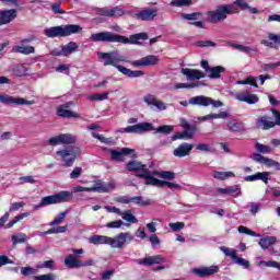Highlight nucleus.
Returning <instances> with one entry per match:
<instances>
[{"instance_id":"nucleus-8","label":"nucleus","mask_w":280,"mask_h":280,"mask_svg":"<svg viewBox=\"0 0 280 280\" xmlns=\"http://www.w3.org/2000/svg\"><path fill=\"white\" fill-rule=\"evenodd\" d=\"M57 156H60L63 161L66 167H72L75 163V159L80 156V148L78 147H68L60 151H57Z\"/></svg>"},{"instance_id":"nucleus-5","label":"nucleus","mask_w":280,"mask_h":280,"mask_svg":"<svg viewBox=\"0 0 280 280\" xmlns=\"http://www.w3.org/2000/svg\"><path fill=\"white\" fill-rule=\"evenodd\" d=\"M189 104L191 106H203V107L212 106V108H221V106H224V103H222V101H215L205 95L190 97L188 102L187 101L180 102L182 106H189Z\"/></svg>"},{"instance_id":"nucleus-47","label":"nucleus","mask_w":280,"mask_h":280,"mask_svg":"<svg viewBox=\"0 0 280 280\" xmlns=\"http://www.w3.org/2000/svg\"><path fill=\"white\" fill-rule=\"evenodd\" d=\"M220 250L224 254L225 257H231L232 261L237 256V252H235V249H231V248L225 247V246H221Z\"/></svg>"},{"instance_id":"nucleus-45","label":"nucleus","mask_w":280,"mask_h":280,"mask_svg":"<svg viewBox=\"0 0 280 280\" xmlns=\"http://www.w3.org/2000/svg\"><path fill=\"white\" fill-rule=\"evenodd\" d=\"M13 73L18 78H23V75H27V67L24 65H19L13 69Z\"/></svg>"},{"instance_id":"nucleus-51","label":"nucleus","mask_w":280,"mask_h":280,"mask_svg":"<svg viewBox=\"0 0 280 280\" xmlns=\"http://www.w3.org/2000/svg\"><path fill=\"white\" fill-rule=\"evenodd\" d=\"M258 266H264L265 268H277L278 270H280V264L275 260H262L258 264Z\"/></svg>"},{"instance_id":"nucleus-4","label":"nucleus","mask_w":280,"mask_h":280,"mask_svg":"<svg viewBox=\"0 0 280 280\" xmlns=\"http://www.w3.org/2000/svg\"><path fill=\"white\" fill-rule=\"evenodd\" d=\"M237 13V9L233 4H221L215 8V10L208 11V22L213 25H218V23H222V21H226V19L231 14Z\"/></svg>"},{"instance_id":"nucleus-35","label":"nucleus","mask_w":280,"mask_h":280,"mask_svg":"<svg viewBox=\"0 0 280 280\" xmlns=\"http://www.w3.org/2000/svg\"><path fill=\"white\" fill-rule=\"evenodd\" d=\"M228 130H230V132H244L246 127H244V122L233 119L228 122Z\"/></svg>"},{"instance_id":"nucleus-7","label":"nucleus","mask_w":280,"mask_h":280,"mask_svg":"<svg viewBox=\"0 0 280 280\" xmlns=\"http://www.w3.org/2000/svg\"><path fill=\"white\" fill-rule=\"evenodd\" d=\"M73 199V192L62 190L58 194L46 196L42 198V205L45 207H49V205H60L62 202H69V200Z\"/></svg>"},{"instance_id":"nucleus-12","label":"nucleus","mask_w":280,"mask_h":280,"mask_svg":"<svg viewBox=\"0 0 280 280\" xmlns=\"http://www.w3.org/2000/svg\"><path fill=\"white\" fill-rule=\"evenodd\" d=\"M159 16V9L156 8H144L138 13L133 15V19H137V21H154Z\"/></svg>"},{"instance_id":"nucleus-36","label":"nucleus","mask_w":280,"mask_h":280,"mask_svg":"<svg viewBox=\"0 0 280 280\" xmlns=\"http://www.w3.org/2000/svg\"><path fill=\"white\" fill-rule=\"evenodd\" d=\"M110 236L104 235H93L90 237V244H94L95 246H100L102 244H107L109 246Z\"/></svg>"},{"instance_id":"nucleus-54","label":"nucleus","mask_w":280,"mask_h":280,"mask_svg":"<svg viewBox=\"0 0 280 280\" xmlns=\"http://www.w3.org/2000/svg\"><path fill=\"white\" fill-rule=\"evenodd\" d=\"M12 243H13V246H16V244H25V234L20 233L18 235H13Z\"/></svg>"},{"instance_id":"nucleus-37","label":"nucleus","mask_w":280,"mask_h":280,"mask_svg":"<svg viewBox=\"0 0 280 280\" xmlns=\"http://www.w3.org/2000/svg\"><path fill=\"white\" fill-rule=\"evenodd\" d=\"M273 244H277V237L275 236H266L259 241V246L262 250H268V247L273 246Z\"/></svg>"},{"instance_id":"nucleus-59","label":"nucleus","mask_w":280,"mask_h":280,"mask_svg":"<svg viewBox=\"0 0 280 280\" xmlns=\"http://www.w3.org/2000/svg\"><path fill=\"white\" fill-rule=\"evenodd\" d=\"M34 280H56V275L54 273H46L42 276H35Z\"/></svg>"},{"instance_id":"nucleus-48","label":"nucleus","mask_w":280,"mask_h":280,"mask_svg":"<svg viewBox=\"0 0 280 280\" xmlns=\"http://www.w3.org/2000/svg\"><path fill=\"white\" fill-rule=\"evenodd\" d=\"M155 132H159L160 135H170L171 132H174V126L172 125H164L160 126L155 129Z\"/></svg>"},{"instance_id":"nucleus-11","label":"nucleus","mask_w":280,"mask_h":280,"mask_svg":"<svg viewBox=\"0 0 280 280\" xmlns=\"http://www.w3.org/2000/svg\"><path fill=\"white\" fill-rule=\"evenodd\" d=\"M152 130H154L152 122H139L137 125L128 126L125 128L127 133L133 135H143L145 132H152Z\"/></svg>"},{"instance_id":"nucleus-30","label":"nucleus","mask_w":280,"mask_h":280,"mask_svg":"<svg viewBox=\"0 0 280 280\" xmlns=\"http://www.w3.org/2000/svg\"><path fill=\"white\" fill-rule=\"evenodd\" d=\"M226 47H233V49H237V51H243V54H250V51H254V54H257L259 50L257 48H250L248 46L235 44L233 42H225Z\"/></svg>"},{"instance_id":"nucleus-31","label":"nucleus","mask_w":280,"mask_h":280,"mask_svg":"<svg viewBox=\"0 0 280 280\" xmlns=\"http://www.w3.org/2000/svg\"><path fill=\"white\" fill-rule=\"evenodd\" d=\"M135 150L129 148H122L120 151L110 150L112 161H121V156H128V154H132Z\"/></svg>"},{"instance_id":"nucleus-53","label":"nucleus","mask_w":280,"mask_h":280,"mask_svg":"<svg viewBox=\"0 0 280 280\" xmlns=\"http://www.w3.org/2000/svg\"><path fill=\"white\" fill-rule=\"evenodd\" d=\"M160 178H165L166 180H174L176 178V173L172 171H162L160 173Z\"/></svg>"},{"instance_id":"nucleus-56","label":"nucleus","mask_w":280,"mask_h":280,"mask_svg":"<svg viewBox=\"0 0 280 280\" xmlns=\"http://www.w3.org/2000/svg\"><path fill=\"white\" fill-rule=\"evenodd\" d=\"M196 86H200V83H176L175 89H196Z\"/></svg>"},{"instance_id":"nucleus-29","label":"nucleus","mask_w":280,"mask_h":280,"mask_svg":"<svg viewBox=\"0 0 280 280\" xmlns=\"http://www.w3.org/2000/svg\"><path fill=\"white\" fill-rule=\"evenodd\" d=\"M65 266L67 268L73 269V268H82V260L78 259V256L70 254L65 258Z\"/></svg>"},{"instance_id":"nucleus-43","label":"nucleus","mask_w":280,"mask_h":280,"mask_svg":"<svg viewBox=\"0 0 280 280\" xmlns=\"http://www.w3.org/2000/svg\"><path fill=\"white\" fill-rule=\"evenodd\" d=\"M67 215H69V210H66L63 212H60L58 217H56L54 219V221H51L49 223L50 226H56L58 224H62V221L67 218Z\"/></svg>"},{"instance_id":"nucleus-26","label":"nucleus","mask_w":280,"mask_h":280,"mask_svg":"<svg viewBox=\"0 0 280 280\" xmlns=\"http://www.w3.org/2000/svg\"><path fill=\"white\" fill-rule=\"evenodd\" d=\"M16 19V9L0 11V25H8Z\"/></svg>"},{"instance_id":"nucleus-15","label":"nucleus","mask_w":280,"mask_h":280,"mask_svg":"<svg viewBox=\"0 0 280 280\" xmlns=\"http://www.w3.org/2000/svg\"><path fill=\"white\" fill-rule=\"evenodd\" d=\"M0 102L2 104H16L18 106H32L35 104L34 101H27L23 97H14L10 95L0 94Z\"/></svg>"},{"instance_id":"nucleus-64","label":"nucleus","mask_w":280,"mask_h":280,"mask_svg":"<svg viewBox=\"0 0 280 280\" xmlns=\"http://www.w3.org/2000/svg\"><path fill=\"white\" fill-rule=\"evenodd\" d=\"M196 150L199 152H211V147L207 143H198Z\"/></svg>"},{"instance_id":"nucleus-20","label":"nucleus","mask_w":280,"mask_h":280,"mask_svg":"<svg viewBox=\"0 0 280 280\" xmlns=\"http://www.w3.org/2000/svg\"><path fill=\"white\" fill-rule=\"evenodd\" d=\"M91 191H96L97 194H108V191H113L115 189L114 183H104L102 180L95 182L93 187H90Z\"/></svg>"},{"instance_id":"nucleus-23","label":"nucleus","mask_w":280,"mask_h":280,"mask_svg":"<svg viewBox=\"0 0 280 280\" xmlns=\"http://www.w3.org/2000/svg\"><path fill=\"white\" fill-rule=\"evenodd\" d=\"M137 264L140 266H154L156 264H165V257L161 255L148 256L145 258L138 259Z\"/></svg>"},{"instance_id":"nucleus-62","label":"nucleus","mask_w":280,"mask_h":280,"mask_svg":"<svg viewBox=\"0 0 280 280\" xmlns=\"http://www.w3.org/2000/svg\"><path fill=\"white\" fill-rule=\"evenodd\" d=\"M234 5L240 8L241 10H248L249 4L246 2V0H235Z\"/></svg>"},{"instance_id":"nucleus-61","label":"nucleus","mask_w":280,"mask_h":280,"mask_svg":"<svg viewBox=\"0 0 280 280\" xmlns=\"http://www.w3.org/2000/svg\"><path fill=\"white\" fill-rule=\"evenodd\" d=\"M277 67H280V61L276 62V63H265L261 66V69L264 71H271L277 69Z\"/></svg>"},{"instance_id":"nucleus-63","label":"nucleus","mask_w":280,"mask_h":280,"mask_svg":"<svg viewBox=\"0 0 280 280\" xmlns=\"http://www.w3.org/2000/svg\"><path fill=\"white\" fill-rule=\"evenodd\" d=\"M194 135H196V127L190 130H184L183 136L185 140L194 139Z\"/></svg>"},{"instance_id":"nucleus-22","label":"nucleus","mask_w":280,"mask_h":280,"mask_svg":"<svg viewBox=\"0 0 280 280\" xmlns=\"http://www.w3.org/2000/svg\"><path fill=\"white\" fill-rule=\"evenodd\" d=\"M183 75H186L187 80L194 82V80H202V78H207V74L200 70L183 68Z\"/></svg>"},{"instance_id":"nucleus-49","label":"nucleus","mask_w":280,"mask_h":280,"mask_svg":"<svg viewBox=\"0 0 280 280\" xmlns=\"http://www.w3.org/2000/svg\"><path fill=\"white\" fill-rule=\"evenodd\" d=\"M233 264H236L237 266H242L245 269L250 268V262L240 256L236 255V257H234V260H232Z\"/></svg>"},{"instance_id":"nucleus-24","label":"nucleus","mask_w":280,"mask_h":280,"mask_svg":"<svg viewBox=\"0 0 280 280\" xmlns=\"http://www.w3.org/2000/svg\"><path fill=\"white\" fill-rule=\"evenodd\" d=\"M268 38L269 40L262 39L260 44L264 45L265 47H269L270 49H279L278 45H280V33L279 34L269 33Z\"/></svg>"},{"instance_id":"nucleus-18","label":"nucleus","mask_w":280,"mask_h":280,"mask_svg":"<svg viewBox=\"0 0 280 280\" xmlns=\"http://www.w3.org/2000/svg\"><path fill=\"white\" fill-rule=\"evenodd\" d=\"M194 275L197 277H212V275H218L220 272V267L218 266H210V267H200L192 270Z\"/></svg>"},{"instance_id":"nucleus-58","label":"nucleus","mask_w":280,"mask_h":280,"mask_svg":"<svg viewBox=\"0 0 280 280\" xmlns=\"http://www.w3.org/2000/svg\"><path fill=\"white\" fill-rule=\"evenodd\" d=\"M168 226H170V229H172V231H174V232H176V231H183V229H185V222L170 223Z\"/></svg>"},{"instance_id":"nucleus-9","label":"nucleus","mask_w":280,"mask_h":280,"mask_svg":"<svg viewBox=\"0 0 280 280\" xmlns=\"http://www.w3.org/2000/svg\"><path fill=\"white\" fill-rule=\"evenodd\" d=\"M135 237L129 232H121L115 237H109V246L112 248H125L128 242H133Z\"/></svg>"},{"instance_id":"nucleus-32","label":"nucleus","mask_w":280,"mask_h":280,"mask_svg":"<svg viewBox=\"0 0 280 280\" xmlns=\"http://www.w3.org/2000/svg\"><path fill=\"white\" fill-rule=\"evenodd\" d=\"M80 48V45L75 42H69L68 44L61 46L62 49V56H71V54H75L78 49Z\"/></svg>"},{"instance_id":"nucleus-34","label":"nucleus","mask_w":280,"mask_h":280,"mask_svg":"<svg viewBox=\"0 0 280 280\" xmlns=\"http://www.w3.org/2000/svg\"><path fill=\"white\" fill-rule=\"evenodd\" d=\"M15 54H23L24 56H30V54H35L36 48L34 46H27L25 44H20L13 47Z\"/></svg>"},{"instance_id":"nucleus-16","label":"nucleus","mask_w":280,"mask_h":280,"mask_svg":"<svg viewBox=\"0 0 280 280\" xmlns=\"http://www.w3.org/2000/svg\"><path fill=\"white\" fill-rule=\"evenodd\" d=\"M136 176H137V178H143L144 185H147L149 187H161L162 180L152 176L150 168L144 171V173H137Z\"/></svg>"},{"instance_id":"nucleus-17","label":"nucleus","mask_w":280,"mask_h":280,"mask_svg":"<svg viewBox=\"0 0 280 280\" xmlns=\"http://www.w3.org/2000/svg\"><path fill=\"white\" fill-rule=\"evenodd\" d=\"M143 102L148 106H155V108H158V110H167V105H165V103L163 101L158 100L156 95H154V94H147L143 97Z\"/></svg>"},{"instance_id":"nucleus-46","label":"nucleus","mask_w":280,"mask_h":280,"mask_svg":"<svg viewBox=\"0 0 280 280\" xmlns=\"http://www.w3.org/2000/svg\"><path fill=\"white\" fill-rule=\"evenodd\" d=\"M202 16V13L200 12H195V13H182V19L184 21H198Z\"/></svg>"},{"instance_id":"nucleus-10","label":"nucleus","mask_w":280,"mask_h":280,"mask_svg":"<svg viewBox=\"0 0 280 280\" xmlns=\"http://www.w3.org/2000/svg\"><path fill=\"white\" fill-rule=\"evenodd\" d=\"M94 12H96V14H98V16H108V18H114V19H117L119 16H124V14H126V11H124V9L120 8V7L95 8Z\"/></svg>"},{"instance_id":"nucleus-1","label":"nucleus","mask_w":280,"mask_h":280,"mask_svg":"<svg viewBox=\"0 0 280 280\" xmlns=\"http://www.w3.org/2000/svg\"><path fill=\"white\" fill-rule=\"evenodd\" d=\"M97 56L101 60H104L103 66L104 67H115L119 71V73H122V75H127V78H143L145 75V72L143 70H131L128 69L121 65H118L117 62H130L132 67H136L138 69L139 67H156L159 65L160 59L155 55H149L145 57H142L138 60H126L125 56H121L119 54V50H113L109 52H97Z\"/></svg>"},{"instance_id":"nucleus-57","label":"nucleus","mask_w":280,"mask_h":280,"mask_svg":"<svg viewBox=\"0 0 280 280\" xmlns=\"http://www.w3.org/2000/svg\"><path fill=\"white\" fill-rule=\"evenodd\" d=\"M25 207V202L20 201V202H13L11 203L9 211L12 213L14 211H19V209H23Z\"/></svg>"},{"instance_id":"nucleus-21","label":"nucleus","mask_w":280,"mask_h":280,"mask_svg":"<svg viewBox=\"0 0 280 280\" xmlns=\"http://www.w3.org/2000/svg\"><path fill=\"white\" fill-rule=\"evenodd\" d=\"M191 150H194V144L184 142L173 151V154L178 159H183L185 156H189V154H191Z\"/></svg>"},{"instance_id":"nucleus-25","label":"nucleus","mask_w":280,"mask_h":280,"mask_svg":"<svg viewBox=\"0 0 280 280\" xmlns=\"http://www.w3.org/2000/svg\"><path fill=\"white\" fill-rule=\"evenodd\" d=\"M126 170L128 172H138V174H144L145 171H148V165H145L137 160H132V161L127 162Z\"/></svg>"},{"instance_id":"nucleus-42","label":"nucleus","mask_w":280,"mask_h":280,"mask_svg":"<svg viewBox=\"0 0 280 280\" xmlns=\"http://www.w3.org/2000/svg\"><path fill=\"white\" fill-rule=\"evenodd\" d=\"M120 217L122 218V220H125L126 222H131V224H137V222H139V220L137 219V217H135V214H132V212L130 210H126L125 212H122L120 214Z\"/></svg>"},{"instance_id":"nucleus-52","label":"nucleus","mask_w":280,"mask_h":280,"mask_svg":"<svg viewBox=\"0 0 280 280\" xmlns=\"http://www.w3.org/2000/svg\"><path fill=\"white\" fill-rule=\"evenodd\" d=\"M171 5H174L176 8L189 7L191 5V0H174L171 1Z\"/></svg>"},{"instance_id":"nucleus-27","label":"nucleus","mask_w":280,"mask_h":280,"mask_svg":"<svg viewBox=\"0 0 280 280\" xmlns=\"http://www.w3.org/2000/svg\"><path fill=\"white\" fill-rule=\"evenodd\" d=\"M218 194H222L225 196H232L233 198H237L242 195V187L240 185L228 186L225 188H218Z\"/></svg>"},{"instance_id":"nucleus-39","label":"nucleus","mask_w":280,"mask_h":280,"mask_svg":"<svg viewBox=\"0 0 280 280\" xmlns=\"http://www.w3.org/2000/svg\"><path fill=\"white\" fill-rule=\"evenodd\" d=\"M130 202H133L135 205H139L140 207H149L150 205H152V199L143 200V197L136 196V197H130Z\"/></svg>"},{"instance_id":"nucleus-41","label":"nucleus","mask_w":280,"mask_h":280,"mask_svg":"<svg viewBox=\"0 0 280 280\" xmlns=\"http://www.w3.org/2000/svg\"><path fill=\"white\" fill-rule=\"evenodd\" d=\"M59 140H60L61 144L75 143V138L71 133H61V135H59Z\"/></svg>"},{"instance_id":"nucleus-44","label":"nucleus","mask_w":280,"mask_h":280,"mask_svg":"<svg viewBox=\"0 0 280 280\" xmlns=\"http://www.w3.org/2000/svg\"><path fill=\"white\" fill-rule=\"evenodd\" d=\"M91 102H104V100H108V92L105 93H94L89 96Z\"/></svg>"},{"instance_id":"nucleus-2","label":"nucleus","mask_w":280,"mask_h":280,"mask_svg":"<svg viewBox=\"0 0 280 280\" xmlns=\"http://www.w3.org/2000/svg\"><path fill=\"white\" fill-rule=\"evenodd\" d=\"M148 33H137L126 37L113 32L94 33L90 36L92 43H120L121 45H141L139 40H148Z\"/></svg>"},{"instance_id":"nucleus-14","label":"nucleus","mask_w":280,"mask_h":280,"mask_svg":"<svg viewBox=\"0 0 280 280\" xmlns=\"http://www.w3.org/2000/svg\"><path fill=\"white\" fill-rule=\"evenodd\" d=\"M234 97L237 100V102H245V104L249 105L257 104V102H259V96H257V94H253L248 90L236 92Z\"/></svg>"},{"instance_id":"nucleus-28","label":"nucleus","mask_w":280,"mask_h":280,"mask_svg":"<svg viewBox=\"0 0 280 280\" xmlns=\"http://www.w3.org/2000/svg\"><path fill=\"white\" fill-rule=\"evenodd\" d=\"M247 183H254V180H262L265 185H268V180H270V172H258L254 175H248L245 177Z\"/></svg>"},{"instance_id":"nucleus-19","label":"nucleus","mask_w":280,"mask_h":280,"mask_svg":"<svg viewBox=\"0 0 280 280\" xmlns=\"http://www.w3.org/2000/svg\"><path fill=\"white\" fill-rule=\"evenodd\" d=\"M253 161H255L256 163H260L261 165H267V167H276V170H280V163L272 160V159H268L259 153H255L252 156Z\"/></svg>"},{"instance_id":"nucleus-13","label":"nucleus","mask_w":280,"mask_h":280,"mask_svg":"<svg viewBox=\"0 0 280 280\" xmlns=\"http://www.w3.org/2000/svg\"><path fill=\"white\" fill-rule=\"evenodd\" d=\"M75 104L73 102H67L62 105H59L57 107V115L58 117H63L65 119H78L80 117V114L69 110L68 108H71V106H74Z\"/></svg>"},{"instance_id":"nucleus-38","label":"nucleus","mask_w":280,"mask_h":280,"mask_svg":"<svg viewBox=\"0 0 280 280\" xmlns=\"http://www.w3.org/2000/svg\"><path fill=\"white\" fill-rule=\"evenodd\" d=\"M212 176L217 180H226V178H235V173L233 172H220V171H213Z\"/></svg>"},{"instance_id":"nucleus-3","label":"nucleus","mask_w":280,"mask_h":280,"mask_svg":"<svg viewBox=\"0 0 280 280\" xmlns=\"http://www.w3.org/2000/svg\"><path fill=\"white\" fill-rule=\"evenodd\" d=\"M82 26L78 24H68L62 26H52L44 30L47 38H65L71 36V34H80Z\"/></svg>"},{"instance_id":"nucleus-60","label":"nucleus","mask_w":280,"mask_h":280,"mask_svg":"<svg viewBox=\"0 0 280 280\" xmlns=\"http://www.w3.org/2000/svg\"><path fill=\"white\" fill-rule=\"evenodd\" d=\"M122 224H124V221L116 220V221H112V222L107 223L106 228L107 229H121Z\"/></svg>"},{"instance_id":"nucleus-33","label":"nucleus","mask_w":280,"mask_h":280,"mask_svg":"<svg viewBox=\"0 0 280 280\" xmlns=\"http://www.w3.org/2000/svg\"><path fill=\"white\" fill-rule=\"evenodd\" d=\"M225 71L226 69L222 66L211 67L210 71L207 72V77L210 78V80H218Z\"/></svg>"},{"instance_id":"nucleus-50","label":"nucleus","mask_w":280,"mask_h":280,"mask_svg":"<svg viewBox=\"0 0 280 280\" xmlns=\"http://www.w3.org/2000/svg\"><path fill=\"white\" fill-rule=\"evenodd\" d=\"M256 150L257 152H259L260 154H270V152H272V148L261 144L259 142L256 143Z\"/></svg>"},{"instance_id":"nucleus-40","label":"nucleus","mask_w":280,"mask_h":280,"mask_svg":"<svg viewBox=\"0 0 280 280\" xmlns=\"http://www.w3.org/2000/svg\"><path fill=\"white\" fill-rule=\"evenodd\" d=\"M24 218H30V212H24L15 215L13 220H11L9 223L5 224V229H12L14 224H16L18 222H21V220H24Z\"/></svg>"},{"instance_id":"nucleus-55","label":"nucleus","mask_w":280,"mask_h":280,"mask_svg":"<svg viewBox=\"0 0 280 280\" xmlns=\"http://www.w3.org/2000/svg\"><path fill=\"white\" fill-rule=\"evenodd\" d=\"M50 9L55 14H66L65 10H62V3L60 2L52 3Z\"/></svg>"},{"instance_id":"nucleus-6","label":"nucleus","mask_w":280,"mask_h":280,"mask_svg":"<svg viewBox=\"0 0 280 280\" xmlns=\"http://www.w3.org/2000/svg\"><path fill=\"white\" fill-rule=\"evenodd\" d=\"M271 113L273 115L275 120L270 116H260L256 119V127L261 128V130H270V128H275V126H280V112L272 108Z\"/></svg>"}]
</instances>
